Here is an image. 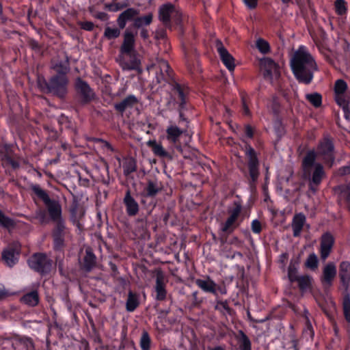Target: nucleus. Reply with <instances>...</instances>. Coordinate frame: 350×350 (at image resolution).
Wrapping results in <instances>:
<instances>
[{"mask_svg":"<svg viewBox=\"0 0 350 350\" xmlns=\"http://www.w3.org/2000/svg\"><path fill=\"white\" fill-rule=\"evenodd\" d=\"M31 190L47 207L50 219L55 224L51 232L53 250L55 252H63L66 247V237L69 233V230L66 228V221L62 217V209L60 203L56 200L51 199L47 192L38 185H32Z\"/></svg>","mask_w":350,"mask_h":350,"instance_id":"f257e3e1","label":"nucleus"},{"mask_svg":"<svg viewBox=\"0 0 350 350\" xmlns=\"http://www.w3.org/2000/svg\"><path fill=\"white\" fill-rule=\"evenodd\" d=\"M290 66L295 79L299 83L304 85L312 82L314 72L318 70L314 57L304 46H300L294 53Z\"/></svg>","mask_w":350,"mask_h":350,"instance_id":"f03ea898","label":"nucleus"},{"mask_svg":"<svg viewBox=\"0 0 350 350\" xmlns=\"http://www.w3.org/2000/svg\"><path fill=\"white\" fill-rule=\"evenodd\" d=\"M301 165L304 177L309 179L310 189L315 191L314 186L317 187L321 184L325 172L323 164L316 161L314 150H310L306 152Z\"/></svg>","mask_w":350,"mask_h":350,"instance_id":"7ed1b4c3","label":"nucleus"},{"mask_svg":"<svg viewBox=\"0 0 350 350\" xmlns=\"http://www.w3.org/2000/svg\"><path fill=\"white\" fill-rule=\"evenodd\" d=\"M68 77H62L59 75H53L49 80L44 76H38L37 85L41 92L51 94L58 98L64 99L68 94Z\"/></svg>","mask_w":350,"mask_h":350,"instance_id":"20e7f679","label":"nucleus"},{"mask_svg":"<svg viewBox=\"0 0 350 350\" xmlns=\"http://www.w3.org/2000/svg\"><path fill=\"white\" fill-rule=\"evenodd\" d=\"M245 143V155L246 159L247 170H242L244 177L247 179V183L250 187L256 186L260 176V161L258 158V154L252 146L242 139Z\"/></svg>","mask_w":350,"mask_h":350,"instance_id":"39448f33","label":"nucleus"},{"mask_svg":"<svg viewBox=\"0 0 350 350\" xmlns=\"http://www.w3.org/2000/svg\"><path fill=\"white\" fill-rule=\"evenodd\" d=\"M334 138L328 133H324L317 145L316 159L319 157L323 164L331 168L335 163L336 148Z\"/></svg>","mask_w":350,"mask_h":350,"instance_id":"423d86ee","label":"nucleus"},{"mask_svg":"<svg viewBox=\"0 0 350 350\" xmlns=\"http://www.w3.org/2000/svg\"><path fill=\"white\" fill-rule=\"evenodd\" d=\"M243 204L241 200H234L227 208L228 217L226 221L221 224L220 230L226 235L231 234L240 226L243 221L242 215Z\"/></svg>","mask_w":350,"mask_h":350,"instance_id":"0eeeda50","label":"nucleus"},{"mask_svg":"<svg viewBox=\"0 0 350 350\" xmlns=\"http://www.w3.org/2000/svg\"><path fill=\"white\" fill-rule=\"evenodd\" d=\"M0 159L2 167L8 176H12L21 167L22 157L15 152L14 145L8 143L0 144Z\"/></svg>","mask_w":350,"mask_h":350,"instance_id":"6e6552de","label":"nucleus"},{"mask_svg":"<svg viewBox=\"0 0 350 350\" xmlns=\"http://www.w3.org/2000/svg\"><path fill=\"white\" fill-rule=\"evenodd\" d=\"M27 264L31 269L42 276L49 275L55 267L53 260L43 252L33 254L28 258Z\"/></svg>","mask_w":350,"mask_h":350,"instance_id":"1a4fd4ad","label":"nucleus"},{"mask_svg":"<svg viewBox=\"0 0 350 350\" xmlns=\"http://www.w3.org/2000/svg\"><path fill=\"white\" fill-rule=\"evenodd\" d=\"M169 84L171 86L172 96L175 103L180 109H187V103L190 88L185 83H180L176 80H172Z\"/></svg>","mask_w":350,"mask_h":350,"instance_id":"9d476101","label":"nucleus"},{"mask_svg":"<svg viewBox=\"0 0 350 350\" xmlns=\"http://www.w3.org/2000/svg\"><path fill=\"white\" fill-rule=\"evenodd\" d=\"M75 90L76 91L79 103L82 105L90 104L96 99V94L94 90L81 77H77L75 81Z\"/></svg>","mask_w":350,"mask_h":350,"instance_id":"9b49d317","label":"nucleus"},{"mask_svg":"<svg viewBox=\"0 0 350 350\" xmlns=\"http://www.w3.org/2000/svg\"><path fill=\"white\" fill-rule=\"evenodd\" d=\"M185 131L176 125H170L167 127L166 139L170 144L173 153H183V150L180 139Z\"/></svg>","mask_w":350,"mask_h":350,"instance_id":"f8f14e48","label":"nucleus"},{"mask_svg":"<svg viewBox=\"0 0 350 350\" xmlns=\"http://www.w3.org/2000/svg\"><path fill=\"white\" fill-rule=\"evenodd\" d=\"M260 70L264 79L273 83L274 79H278L280 77L278 65L270 57H264L260 60Z\"/></svg>","mask_w":350,"mask_h":350,"instance_id":"ddd939ff","label":"nucleus"},{"mask_svg":"<svg viewBox=\"0 0 350 350\" xmlns=\"http://www.w3.org/2000/svg\"><path fill=\"white\" fill-rule=\"evenodd\" d=\"M334 243L335 239L329 232L322 234L320 240V256L323 260H325L329 257Z\"/></svg>","mask_w":350,"mask_h":350,"instance_id":"4468645a","label":"nucleus"},{"mask_svg":"<svg viewBox=\"0 0 350 350\" xmlns=\"http://www.w3.org/2000/svg\"><path fill=\"white\" fill-rule=\"evenodd\" d=\"M154 290V299L158 301H165L167 298L166 281L165 275L161 271H159L156 275Z\"/></svg>","mask_w":350,"mask_h":350,"instance_id":"2eb2a0df","label":"nucleus"},{"mask_svg":"<svg viewBox=\"0 0 350 350\" xmlns=\"http://www.w3.org/2000/svg\"><path fill=\"white\" fill-rule=\"evenodd\" d=\"M130 27L125 29L123 33V42L120 46V51L122 54H131L134 52L135 44V36Z\"/></svg>","mask_w":350,"mask_h":350,"instance_id":"dca6fc26","label":"nucleus"},{"mask_svg":"<svg viewBox=\"0 0 350 350\" xmlns=\"http://www.w3.org/2000/svg\"><path fill=\"white\" fill-rule=\"evenodd\" d=\"M122 202L126 209V215L129 217H133L138 214L139 211V205L134 197L131 195L130 189L126 190Z\"/></svg>","mask_w":350,"mask_h":350,"instance_id":"f3484780","label":"nucleus"},{"mask_svg":"<svg viewBox=\"0 0 350 350\" xmlns=\"http://www.w3.org/2000/svg\"><path fill=\"white\" fill-rule=\"evenodd\" d=\"M337 274L336 266L333 262L327 263L322 272L321 282L325 287H330L333 284L334 278Z\"/></svg>","mask_w":350,"mask_h":350,"instance_id":"a211bd4d","label":"nucleus"},{"mask_svg":"<svg viewBox=\"0 0 350 350\" xmlns=\"http://www.w3.org/2000/svg\"><path fill=\"white\" fill-rule=\"evenodd\" d=\"M139 14V10L134 8H129L121 12L117 19L116 23L120 29H124L128 22L134 23L135 16Z\"/></svg>","mask_w":350,"mask_h":350,"instance_id":"6ab92c4d","label":"nucleus"},{"mask_svg":"<svg viewBox=\"0 0 350 350\" xmlns=\"http://www.w3.org/2000/svg\"><path fill=\"white\" fill-rule=\"evenodd\" d=\"M172 70L171 69L168 62L165 60H161L159 63V70L156 71L157 81L161 83L163 81L168 83L174 80L172 76Z\"/></svg>","mask_w":350,"mask_h":350,"instance_id":"aec40b11","label":"nucleus"},{"mask_svg":"<svg viewBox=\"0 0 350 350\" xmlns=\"http://www.w3.org/2000/svg\"><path fill=\"white\" fill-rule=\"evenodd\" d=\"M338 277L340 285L345 291H347L350 286V262L349 261L343 260L340 262Z\"/></svg>","mask_w":350,"mask_h":350,"instance_id":"412c9836","label":"nucleus"},{"mask_svg":"<svg viewBox=\"0 0 350 350\" xmlns=\"http://www.w3.org/2000/svg\"><path fill=\"white\" fill-rule=\"evenodd\" d=\"M139 103L137 98L133 94H129L120 102L114 104V109L120 114L122 115L126 109L133 108Z\"/></svg>","mask_w":350,"mask_h":350,"instance_id":"4be33fe9","label":"nucleus"},{"mask_svg":"<svg viewBox=\"0 0 350 350\" xmlns=\"http://www.w3.org/2000/svg\"><path fill=\"white\" fill-rule=\"evenodd\" d=\"M96 263V256L92 249L90 247L86 248L85 254L80 262L81 269L85 272H90L95 267Z\"/></svg>","mask_w":350,"mask_h":350,"instance_id":"5701e85b","label":"nucleus"},{"mask_svg":"<svg viewBox=\"0 0 350 350\" xmlns=\"http://www.w3.org/2000/svg\"><path fill=\"white\" fill-rule=\"evenodd\" d=\"M19 254L15 247H9L2 252V259L8 266L12 267L18 262Z\"/></svg>","mask_w":350,"mask_h":350,"instance_id":"b1692460","label":"nucleus"},{"mask_svg":"<svg viewBox=\"0 0 350 350\" xmlns=\"http://www.w3.org/2000/svg\"><path fill=\"white\" fill-rule=\"evenodd\" d=\"M175 11V6L170 3L162 5L159 9V18L165 25L168 26L171 22V15Z\"/></svg>","mask_w":350,"mask_h":350,"instance_id":"393cba45","label":"nucleus"},{"mask_svg":"<svg viewBox=\"0 0 350 350\" xmlns=\"http://www.w3.org/2000/svg\"><path fill=\"white\" fill-rule=\"evenodd\" d=\"M306 221V217L304 213H299L294 215L291 224L294 237H298L301 235Z\"/></svg>","mask_w":350,"mask_h":350,"instance_id":"a878e982","label":"nucleus"},{"mask_svg":"<svg viewBox=\"0 0 350 350\" xmlns=\"http://www.w3.org/2000/svg\"><path fill=\"white\" fill-rule=\"evenodd\" d=\"M182 49L186 64L188 66L193 65L198 55L196 47L192 44L183 42L182 43Z\"/></svg>","mask_w":350,"mask_h":350,"instance_id":"bb28decb","label":"nucleus"},{"mask_svg":"<svg viewBox=\"0 0 350 350\" xmlns=\"http://www.w3.org/2000/svg\"><path fill=\"white\" fill-rule=\"evenodd\" d=\"M217 51L220 56V59L225 66L229 71H233L235 68L234 59L230 54L228 50L223 46L221 45L217 47Z\"/></svg>","mask_w":350,"mask_h":350,"instance_id":"cd10ccee","label":"nucleus"},{"mask_svg":"<svg viewBox=\"0 0 350 350\" xmlns=\"http://www.w3.org/2000/svg\"><path fill=\"white\" fill-rule=\"evenodd\" d=\"M148 145L152 148V150L154 155L163 159H167L168 160H172L174 159V154L175 153L168 152L164 149L161 144L157 143L156 141H149Z\"/></svg>","mask_w":350,"mask_h":350,"instance_id":"c85d7f7f","label":"nucleus"},{"mask_svg":"<svg viewBox=\"0 0 350 350\" xmlns=\"http://www.w3.org/2000/svg\"><path fill=\"white\" fill-rule=\"evenodd\" d=\"M196 284L205 293H210L217 296V284L207 276L206 279H197Z\"/></svg>","mask_w":350,"mask_h":350,"instance_id":"c756f323","label":"nucleus"},{"mask_svg":"<svg viewBox=\"0 0 350 350\" xmlns=\"http://www.w3.org/2000/svg\"><path fill=\"white\" fill-rule=\"evenodd\" d=\"M51 68L53 70L56 74L55 75H59L62 77H68V73L70 71L68 57H66V60L63 62L60 61H52Z\"/></svg>","mask_w":350,"mask_h":350,"instance_id":"7c9ffc66","label":"nucleus"},{"mask_svg":"<svg viewBox=\"0 0 350 350\" xmlns=\"http://www.w3.org/2000/svg\"><path fill=\"white\" fill-rule=\"evenodd\" d=\"M153 21V14L149 12L144 16H137L135 18L134 23H132L129 27L131 29H141L149 26Z\"/></svg>","mask_w":350,"mask_h":350,"instance_id":"2f4dec72","label":"nucleus"},{"mask_svg":"<svg viewBox=\"0 0 350 350\" xmlns=\"http://www.w3.org/2000/svg\"><path fill=\"white\" fill-rule=\"evenodd\" d=\"M160 191L161 188L156 180H148L143 189L142 196L143 198H154Z\"/></svg>","mask_w":350,"mask_h":350,"instance_id":"473e14b6","label":"nucleus"},{"mask_svg":"<svg viewBox=\"0 0 350 350\" xmlns=\"http://www.w3.org/2000/svg\"><path fill=\"white\" fill-rule=\"evenodd\" d=\"M39 301L40 297L37 290L27 293L21 297V302L30 307L38 306Z\"/></svg>","mask_w":350,"mask_h":350,"instance_id":"72a5a7b5","label":"nucleus"},{"mask_svg":"<svg viewBox=\"0 0 350 350\" xmlns=\"http://www.w3.org/2000/svg\"><path fill=\"white\" fill-rule=\"evenodd\" d=\"M129 57L125 59L122 62V66L124 70H138L140 67V60L133 53L131 54H126Z\"/></svg>","mask_w":350,"mask_h":350,"instance_id":"f704fd0d","label":"nucleus"},{"mask_svg":"<svg viewBox=\"0 0 350 350\" xmlns=\"http://www.w3.org/2000/svg\"><path fill=\"white\" fill-rule=\"evenodd\" d=\"M312 278L308 275H301L295 282L298 283V287L301 292L304 293L312 288Z\"/></svg>","mask_w":350,"mask_h":350,"instance_id":"c9c22d12","label":"nucleus"},{"mask_svg":"<svg viewBox=\"0 0 350 350\" xmlns=\"http://www.w3.org/2000/svg\"><path fill=\"white\" fill-rule=\"evenodd\" d=\"M0 226L10 230L16 228V222L14 219L5 215L4 213L0 210Z\"/></svg>","mask_w":350,"mask_h":350,"instance_id":"e433bc0d","label":"nucleus"},{"mask_svg":"<svg viewBox=\"0 0 350 350\" xmlns=\"http://www.w3.org/2000/svg\"><path fill=\"white\" fill-rule=\"evenodd\" d=\"M139 304L137 295L130 291L126 303V310L130 312H133L138 307Z\"/></svg>","mask_w":350,"mask_h":350,"instance_id":"4c0bfd02","label":"nucleus"},{"mask_svg":"<svg viewBox=\"0 0 350 350\" xmlns=\"http://www.w3.org/2000/svg\"><path fill=\"white\" fill-rule=\"evenodd\" d=\"M241 100L242 115L245 117L251 118L252 116V113L249 107L250 100L248 95L246 93H241Z\"/></svg>","mask_w":350,"mask_h":350,"instance_id":"58836bf2","label":"nucleus"},{"mask_svg":"<svg viewBox=\"0 0 350 350\" xmlns=\"http://www.w3.org/2000/svg\"><path fill=\"white\" fill-rule=\"evenodd\" d=\"M137 162L134 158L128 159L123 164L124 174L126 176L137 171Z\"/></svg>","mask_w":350,"mask_h":350,"instance_id":"ea45409f","label":"nucleus"},{"mask_svg":"<svg viewBox=\"0 0 350 350\" xmlns=\"http://www.w3.org/2000/svg\"><path fill=\"white\" fill-rule=\"evenodd\" d=\"M335 100L336 103L342 108L345 113L349 111V105L350 102V98L345 93L341 94H336Z\"/></svg>","mask_w":350,"mask_h":350,"instance_id":"a19ab883","label":"nucleus"},{"mask_svg":"<svg viewBox=\"0 0 350 350\" xmlns=\"http://www.w3.org/2000/svg\"><path fill=\"white\" fill-rule=\"evenodd\" d=\"M215 309L217 311H219L223 314L226 313L229 315H231L233 312V310L228 306V302L227 300L222 301L217 299Z\"/></svg>","mask_w":350,"mask_h":350,"instance_id":"79ce46f5","label":"nucleus"},{"mask_svg":"<svg viewBox=\"0 0 350 350\" xmlns=\"http://www.w3.org/2000/svg\"><path fill=\"white\" fill-rule=\"evenodd\" d=\"M319 262L317 256L314 253H311L306 258L304 266L311 271H315L318 268Z\"/></svg>","mask_w":350,"mask_h":350,"instance_id":"37998d69","label":"nucleus"},{"mask_svg":"<svg viewBox=\"0 0 350 350\" xmlns=\"http://www.w3.org/2000/svg\"><path fill=\"white\" fill-rule=\"evenodd\" d=\"M121 29H120L119 27L111 28L110 27H106L105 28L103 36L109 40L116 39L120 36Z\"/></svg>","mask_w":350,"mask_h":350,"instance_id":"c03bdc74","label":"nucleus"},{"mask_svg":"<svg viewBox=\"0 0 350 350\" xmlns=\"http://www.w3.org/2000/svg\"><path fill=\"white\" fill-rule=\"evenodd\" d=\"M306 100L314 107L318 108L322 105V96L320 94L314 92L306 95Z\"/></svg>","mask_w":350,"mask_h":350,"instance_id":"a18cd8bd","label":"nucleus"},{"mask_svg":"<svg viewBox=\"0 0 350 350\" xmlns=\"http://www.w3.org/2000/svg\"><path fill=\"white\" fill-rule=\"evenodd\" d=\"M339 198L347 203L350 202V187L345 185H339L337 187Z\"/></svg>","mask_w":350,"mask_h":350,"instance_id":"49530a36","label":"nucleus"},{"mask_svg":"<svg viewBox=\"0 0 350 350\" xmlns=\"http://www.w3.org/2000/svg\"><path fill=\"white\" fill-rule=\"evenodd\" d=\"M342 311L346 321L350 323V295L349 293L345 295L343 298Z\"/></svg>","mask_w":350,"mask_h":350,"instance_id":"de8ad7c7","label":"nucleus"},{"mask_svg":"<svg viewBox=\"0 0 350 350\" xmlns=\"http://www.w3.org/2000/svg\"><path fill=\"white\" fill-rule=\"evenodd\" d=\"M240 339H239V348L240 350H251L252 344L248 336L243 332H239Z\"/></svg>","mask_w":350,"mask_h":350,"instance_id":"09e8293b","label":"nucleus"},{"mask_svg":"<svg viewBox=\"0 0 350 350\" xmlns=\"http://www.w3.org/2000/svg\"><path fill=\"white\" fill-rule=\"evenodd\" d=\"M335 12L339 16L345 15L347 12V5L345 0H336L334 2Z\"/></svg>","mask_w":350,"mask_h":350,"instance_id":"8fccbe9b","label":"nucleus"},{"mask_svg":"<svg viewBox=\"0 0 350 350\" xmlns=\"http://www.w3.org/2000/svg\"><path fill=\"white\" fill-rule=\"evenodd\" d=\"M151 345V339L148 333L146 331L143 332L140 339V347L142 350H150Z\"/></svg>","mask_w":350,"mask_h":350,"instance_id":"3c124183","label":"nucleus"},{"mask_svg":"<svg viewBox=\"0 0 350 350\" xmlns=\"http://www.w3.org/2000/svg\"><path fill=\"white\" fill-rule=\"evenodd\" d=\"M297 267L291 261L288 267V278L291 282H295L297 278L299 277L297 275Z\"/></svg>","mask_w":350,"mask_h":350,"instance_id":"603ef678","label":"nucleus"},{"mask_svg":"<svg viewBox=\"0 0 350 350\" xmlns=\"http://www.w3.org/2000/svg\"><path fill=\"white\" fill-rule=\"evenodd\" d=\"M347 89V83L342 79H338L335 83L334 93L336 94H345Z\"/></svg>","mask_w":350,"mask_h":350,"instance_id":"864d4df0","label":"nucleus"},{"mask_svg":"<svg viewBox=\"0 0 350 350\" xmlns=\"http://www.w3.org/2000/svg\"><path fill=\"white\" fill-rule=\"evenodd\" d=\"M256 47L258 51L263 54H266L270 51V46L269 43L262 38H259L257 40Z\"/></svg>","mask_w":350,"mask_h":350,"instance_id":"5fc2aeb1","label":"nucleus"},{"mask_svg":"<svg viewBox=\"0 0 350 350\" xmlns=\"http://www.w3.org/2000/svg\"><path fill=\"white\" fill-rule=\"evenodd\" d=\"M128 6L127 3H112L105 4V8L110 12H118L123 10Z\"/></svg>","mask_w":350,"mask_h":350,"instance_id":"6e6d98bb","label":"nucleus"},{"mask_svg":"<svg viewBox=\"0 0 350 350\" xmlns=\"http://www.w3.org/2000/svg\"><path fill=\"white\" fill-rule=\"evenodd\" d=\"M46 211L44 209H39L36 212V219L39 221V223L42 225L46 224L49 222V218L46 215Z\"/></svg>","mask_w":350,"mask_h":350,"instance_id":"4d7b16f0","label":"nucleus"},{"mask_svg":"<svg viewBox=\"0 0 350 350\" xmlns=\"http://www.w3.org/2000/svg\"><path fill=\"white\" fill-rule=\"evenodd\" d=\"M21 342H22L20 340L14 343L12 340L6 339L3 342V348L1 350H16V345Z\"/></svg>","mask_w":350,"mask_h":350,"instance_id":"13d9d810","label":"nucleus"},{"mask_svg":"<svg viewBox=\"0 0 350 350\" xmlns=\"http://www.w3.org/2000/svg\"><path fill=\"white\" fill-rule=\"evenodd\" d=\"M271 109L274 116H278L281 111V105L277 98H274L271 104Z\"/></svg>","mask_w":350,"mask_h":350,"instance_id":"bf43d9fd","label":"nucleus"},{"mask_svg":"<svg viewBox=\"0 0 350 350\" xmlns=\"http://www.w3.org/2000/svg\"><path fill=\"white\" fill-rule=\"evenodd\" d=\"M251 228L254 234H260L262 231V225L260 221L254 219L251 224Z\"/></svg>","mask_w":350,"mask_h":350,"instance_id":"052dcab7","label":"nucleus"},{"mask_svg":"<svg viewBox=\"0 0 350 350\" xmlns=\"http://www.w3.org/2000/svg\"><path fill=\"white\" fill-rule=\"evenodd\" d=\"M244 135L247 139H253L254 136V129L250 124H245L244 126Z\"/></svg>","mask_w":350,"mask_h":350,"instance_id":"680f3d73","label":"nucleus"},{"mask_svg":"<svg viewBox=\"0 0 350 350\" xmlns=\"http://www.w3.org/2000/svg\"><path fill=\"white\" fill-rule=\"evenodd\" d=\"M80 27L85 31H91L94 28V24L91 21H81L79 23Z\"/></svg>","mask_w":350,"mask_h":350,"instance_id":"e2e57ef3","label":"nucleus"},{"mask_svg":"<svg viewBox=\"0 0 350 350\" xmlns=\"http://www.w3.org/2000/svg\"><path fill=\"white\" fill-rule=\"evenodd\" d=\"M92 16L101 21H107L109 20V15L104 12H97L93 14Z\"/></svg>","mask_w":350,"mask_h":350,"instance_id":"0e129e2a","label":"nucleus"},{"mask_svg":"<svg viewBox=\"0 0 350 350\" xmlns=\"http://www.w3.org/2000/svg\"><path fill=\"white\" fill-rule=\"evenodd\" d=\"M136 224L144 230L147 226V216L139 217L136 219Z\"/></svg>","mask_w":350,"mask_h":350,"instance_id":"69168bd1","label":"nucleus"},{"mask_svg":"<svg viewBox=\"0 0 350 350\" xmlns=\"http://www.w3.org/2000/svg\"><path fill=\"white\" fill-rule=\"evenodd\" d=\"M246 7L250 10L255 9L258 5V0H243Z\"/></svg>","mask_w":350,"mask_h":350,"instance_id":"338daca9","label":"nucleus"},{"mask_svg":"<svg viewBox=\"0 0 350 350\" xmlns=\"http://www.w3.org/2000/svg\"><path fill=\"white\" fill-rule=\"evenodd\" d=\"M10 295L8 291H7L4 285L0 283V301L5 299Z\"/></svg>","mask_w":350,"mask_h":350,"instance_id":"774afa93","label":"nucleus"}]
</instances>
